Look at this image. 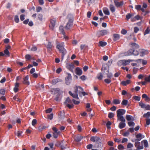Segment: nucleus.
I'll use <instances>...</instances> for the list:
<instances>
[{
    "label": "nucleus",
    "mask_w": 150,
    "mask_h": 150,
    "mask_svg": "<svg viewBox=\"0 0 150 150\" xmlns=\"http://www.w3.org/2000/svg\"><path fill=\"white\" fill-rule=\"evenodd\" d=\"M74 93H73L71 91H69V93L73 98L77 99H79V98L78 96V94L81 97V92L83 91V90L82 87L80 86H76L75 87H74Z\"/></svg>",
    "instance_id": "nucleus-1"
},
{
    "label": "nucleus",
    "mask_w": 150,
    "mask_h": 150,
    "mask_svg": "<svg viewBox=\"0 0 150 150\" xmlns=\"http://www.w3.org/2000/svg\"><path fill=\"white\" fill-rule=\"evenodd\" d=\"M93 142H96L95 144V147L96 148H101L103 146V144L100 138L98 137H92L90 139Z\"/></svg>",
    "instance_id": "nucleus-2"
},
{
    "label": "nucleus",
    "mask_w": 150,
    "mask_h": 150,
    "mask_svg": "<svg viewBox=\"0 0 150 150\" xmlns=\"http://www.w3.org/2000/svg\"><path fill=\"white\" fill-rule=\"evenodd\" d=\"M64 42H62L61 43H57L56 47L57 48L60 52L62 53V59L63 60L64 59L65 55L66 53L67 52L64 48Z\"/></svg>",
    "instance_id": "nucleus-3"
},
{
    "label": "nucleus",
    "mask_w": 150,
    "mask_h": 150,
    "mask_svg": "<svg viewBox=\"0 0 150 150\" xmlns=\"http://www.w3.org/2000/svg\"><path fill=\"white\" fill-rule=\"evenodd\" d=\"M67 18L69 19V21L67 24L65 28L66 29L69 30L72 25L73 16L72 14H69L67 16Z\"/></svg>",
    "instance_id": "nucleus-4"
},
{
    "label": "nucleus",
    "mask_w": 150,
    "mask_h": 150,
    "mask_svg": "<svg viewBox=\"0 0 150 150\" xmlns=\"http://www.w3.org/2000/svg\"><path fill=\"white\" fill-rule=\"evenodd\" d=\"M125 113V110L123 109H119L117 111V115L118 119H125L123 115Z\"/></svg>",
    "instance_id": "nucleus-5"
},
{
    "label": "nucleus",
    "mask_w": 150,
    "mask_h": 150,
    "mask_svg": "<svg viewBox=\"0 0 150 150\" xmlns=\"http://www.w3.org/2000/svg\"><path fill=\"white\" fill-rule=\"evenodd\" d=\"M101 70L104 75H107L108 78L110 79L112 77V74L109 72V69H107L106 67H103Z\"/></svg>",
    "instance_id": "nucleus-6"
},
{
    "label": "nucleus",
    "mask_w": 150,
    "mask_h": 150,
    "mask_svg": "<svg viewBox=\"0 0 150 150\" xmlns=\"http://www.w3.org/2000/svg\"><path fill=\"white\" fill-rule=\"evenodd\" d=\"M108 33V31L107 30H103L98 31L97 32L96 35L98 37H100V36L106 35Z\"/></svg>",
    "instance_id": "nucleus-7"
},
{
    "label": "nucleus",
    "mask_w": 150,
    "mask_h": 150,
    "mask_svg": "<svg viewBox=\"0 0 150 150\" xmlns=\"http://www.w3.org/2000/svg\"><path fill=\"white\" fill-rule=\"evenodd\" d=\"M118 120L121 121L119 124V127L120 129H122L125 127L126 125V124L125 123V119H118Z\"/></svg>",
    "instance_id": "nucleus-8"
},
{
    "label": "nucleus",
    "mask_w": 150,
    "mask_h": 150,
    "mask_svg": "<svg viewBox=\"0 0 150 150\" xmlns=\"http://www.w3.org/2000/svg\"><path fill=\"white\" fill-rule=\"evenodd\" d=\"M56 22V20L55 18L52 19L50 20V24L49 27L50 29L52 30H53L55 26V23Z\"/></svg>",
    "instance_id": "nucleus-9"
},
{
    "label": "nucleus",
    "mask_w": 150,
    "mask_h": 150,
    "mask_svg": "<svg viewBox=\"0 0 150 150\" xmlns=\"http://www.w3.org/2000/svg\"><path fill=\"white\" fill-rule=\"evenodd\" d=\"M59 117L62 120L64 119L65 117V113L64 111H61L58 114Z\"/></svg>",
    "instance_id": "nucleus-10"
},
{
    "label": "nucleus",
    "mask_w": 150,
    "mask_h": 150,
    "mask_svg": "<svg viewBox=\"0 0 150 150\" xmlns=\"http://www.w3.org/2000/svg\"><path fill=\"white\" fill-rule=\"evenodd\" d=\"M114 2L115 4V6L117 7H119L120 6H122L123 4V1H122L120 2H119L117 1H116V0H114Z\"/></svg>",
    "instance_id": "nucleus-11"
},
{
    "label": "nucleus",
    "mask_w": 150,
    "mask_h": 150,
    "mask_svg": "<svg viewBox=\"0 0 150 150\" xmlns=\"http://www.w3.org/2000/svg\"><path fill=\"white\" fill-rule=\"evenodd\" d=\"M76 73L78 75H81L82 74V69L79 67H77L75 70Z\"/></svg>",
    "instance_id": "nucleus-12"
},
{
    "label": "nucleus",
    "mask_w": 150,
    "mask_h": 150,
    "mask_svg": "<svg viewBox=\"0 0 150 150\" xmlns=\"http://www.w3.org/2000/svg\"><path fill=\"white\" fill-rule=\"evenodd\" d=\"M28 76L27 75L26 76L25 78H23V83L25 84L29 85V84L30 83L28 81Z\"/></svg>",
    "instance_id": "nucleus-13"
},
{
    "label": "nucleus",
    "mask_w": 150,
    "mask_h": 150,
    "mask_svg": "<svg viewBox=\"0 0 150 150\" xmlns=\"http://www.w3.org/2000/svg\"><path fill=\"white\" fill-rule=\"evenodd\" d=\"M19 84L18 83L16 82L15 83V87L13 88V91L15 92H16L18 90V87Z\"/></svg>",
    "instance_id": "nucleus-14"
},
{
    "label": "nucleus",
    "mask_w": 150,
    "mask_h": 150,
    "mask_svg": "<svg viewBox=\"0 0 150 150\" xmlns=\"http://www.w3.org/2000/svg\"><path fill=\"white\" fill-rule=\"evenodd\" d=\"M130 83L129 80H127L126 81H123L121 82V84L123 86H125L129 84Z\"/></svg>",
    "instance_id": "nucleus-15"
},
{
    "label": "nucleus",
    "mask_w": 150,
    "mask_h": 150,
    "mask_svg": "<svg viewBox=\"0 0 150 150\" xmlns=\"http://www.w3.org/2000/svg\"><path fill=\"white\" fill-rule=\"evenodd\" d=\"M72 100H71L69 97H67L65 101L64 102V104H71L72 103Z\"/></svg>",
    "instance_id": "nucleus-16"
},
{
    "label": "nucleus",
    "mask_w": 150,
    "mask_h": 150,
    "mask_svg": "<svg viewBox=\"0 0 150 150\" xmlns=\"http://www.w3.org/2000/svg\"><path fill=\"white\" fill-rule=\"evenodd\" d=\"M103 11L104 13L108 15H110V12L108 9L107 8H104L103 9Z\"/></svg>",
    "instance_id": "nucleus-17"
},
{
    "label": "nucleus",
    "mask_w": 150,
    "mask_h": 150,
    "mask_svg": "<svg viewBox=\"0 0 150 150\" xmlns=\"http://www.w3.org/2000/svg\"><path fill=\"white\" fill-rule=\"evenodd\" d=\"M126 120L128 121L134 120V119L133 117L132 116L129 115H126Z\"/></svg>",
    "instance_id": "nucleus-18"
},
{
    "label": "nucleus",
    "mask_w": 150,
    "mask_h": 150,
    "mask_svg": "<svg viewBox=\"0 0 150 150\" xmlns=\"http://www.w3.org/2000/svg\"><path fill=\"white\" fill-rule=\"evenodd\" d=\"M83 138V137L81 135H79L77 136L75 138V140L77 142H79Z\"/></svg>",
    "instance_id": "nucleus-19"
},
{
    "label": "nucleus",
    "mask_w": 150,
    "mask_h": 150,
    "mask_svg": "<svg viewBox=\"0 0 150 150\" xmlns=\"http://www.w3.org/2000/svg\"><path fill=\"white\" fill-rule=\"evenodd\" d=\"M130 45H131V47H132L136 48H139V45L136 43L131 42L130 43Z\"/></svg>",
    "instance_id": "nucleus-20"
},
{
    "label": "nucleus",
    "mask_w": 150,
    "mask_h": 150,
    "mask_svg": "<svg viewBox=\"0 0 150 150\" xmlns=\"http://www.w3.org/2000/svg\"><path fill=\"white\" fill-rule=\"evenodd\" d=\"M109 8L110 11L112 12L113 13L115 12V7L112 4H110V5Z\"/></svg>",
    "instance_id": "nucleus-21"
},
{
    "label": "nucleus",
    "mask_w": 150,
    "mask_h": 150,
    "mask_svg": "<svg viewBox=\"0 0 150 150\" xmlns=\"http://www.w3.org/2000/svg\"><path fill=\"white\" fill-rule=\"evenodd\" d=\"M140 55L141 56H143L145 54H147V52L145 50L143 49L140 50Z\"/></svg>",
    "instance_id": "nucleus-22"
},
{
    "label": "nucleus",
    "mask_w": 150,
    "mask_h": 150,
    "mask_svg": "<svg viewBox=\"0 0 150 150\" xmlns=\"http://www.w3.org/2000/svg\"><path fill=\"white\" fill-rule=\"evenodd\" d=\"M113 40L115 41L118 40L120 38L119 35L118 34H114L113 35Z\"/></svg>",
    "instance_id": "nucleus-23"
},
{
    "label": "nucleus",
    "mask_w": 150,
    "mask_h": 150,
    "mask_svg": "<svg viewBox=\"0 0 150 150\" xmlns=\"http://www.w3.org/2000/svg\"><path fill=\"white\" fill-rule=\"evenodd\" d=\"M63 142L62 143H60L59 146L62 150L64 149L67 148V145L66 144H63Z\"/></svg>",
    "instance_id": "nucleus-24"
},
{
    "label": "nucleus",
    "mask_w": 150,
    "mask_h": 150,
    "mask_svg": "<svg viewBox=\"0 0 150 150\" xmlns=\"http://www.w3.org/2000/svg\"><path fill=\"white\" fill-rule=\"evenodd\" d=\"M97 77L99 80H101L103 77L102 74L101 73H99L97 74Z\"/></svg>",
    "instance_id": "nucleus-25"
},
{
    "label": "nucleus",
    "mask_w": 150,
    "mask_h": 150,
    "mask_svg": "<svg viewBox=\"0 0 150 150\" xmlns=\"http://www.w3.org/2000/svg\"><path fill=\"white\" fill-rule=\"evenodd\" d=\"M99 46L101 47H104L107 45V43L105 42L100 41L99 42Z\"/></svg>",
    "instance_id": "nucleus-26"
},
{
    "label": "nucleus",
    "mask_w": 150,
    "mask_h": 150,
    "mask_svg": "<svg viewBox=\"0 0 150 150\" xmlns=\"http://www.w3.org/2000/svg\"><path fill=\"white\" fill-rule=\"evenodd\" d=\"M134 15V14L133 13H128L126 15V17L127 19L128 20Z\"/></svg>",
    "instance_id": "nucleus-27"
},
{
    "label": "nucleus",
    "mask_w": 150,
    "mask_h": 150,
    "mask_svg": "<svg viewBox=\"0 0 150 150\" xmlns=\"http://www.w3.org/2000/svg\"><path fill=\"white\" fill-rule=\"evenodd\" d=\"M60 32L63 35H64L65 32L64 30V28L63 26H60L59 27Z\"/></svg>",
    "instance_id": "nucleus-28"
},
{
    "label": "nucleus",
    "mask_w": 150,
    "mask_h": 150,
    "mask_svg": "<svg viewBox=\"0 0 150 150\" xmlns=\"http://www.w3.org/2000/svg\"><path fill=\"white\" fill-rule=\"evenodd\" d=\"M133 54V49H130L126 53V55H131Z\"/></svg>",
    "instance_id": "nucleus-29"
},
{
    "label": "nucleus",
    "mask_w": 150,
    "mask_h": 150,
    "mask_svg": "<svg viewBox=\"0 0 150 150\" xmlns=\"http://www.w3.org/2000/svg\"><path fill=\"white\" fill-rule=\"evenodd\" d=\"M61 98L60 97V95L59 94H57L56 95L55 98H54L55 100L56 101H59L60 100Z\"/></svg>",
    "instance_id": "nucleus-30"
},
{
    "label": "nucleus",
    "mask_w": 150,
    "mask_h": 150,
    "mask_svg": "<svg viewBox=\"0 0 150 150\" xmlns=\"http://www.w3.org/2000/svg\"><path fill=\"white\" fill-rule=\"evenodd\" d=\"M139 105L141 106V108H146V105L141 102H140L139 103Z\"/></svg>",
    "instance_id": "nucleus-31"
},
{
    "label": "nucleus",
    "mask_w": 150,
    "mask_h": 150,
    "mask_svg": "<svg viewBox=\"0 0 150 150\" xmlns=\"http://www.w3.org/2000/svg\"><path fill=\"white\" fill-rule=\"evenodd\" d=\"M143 142L144 144V146L145 147H148V144L147 141L146 140H144L142 141L141 143Z\"/></svg>",
    "instance_id": "nucleus-32"
},
{
    "label": "nucleus",
    "mask_w": 150,
    "mask_h": 150,
    "mask_svg": "<svg viewBox=\"0 0 150 150\" xmlns=\"http://www.w3.org/2000/svg\"><path fill=\"white\" fill-rule=\"evenodd\" d=\"M71 80H70L69 79H67L65 78V82L66 84L68 85H70L71 83Z\"/></svg>",
    "instance_id": "nucleus-33"
},
{
    "label": "nucleus",
    "mask_w": 150,
    "mask_h": 150,
    "mask_svg": "<svg viewBox=\"0 0 150 150\" xmlns=\"http://www.w3.org/2000/svg\"><path fill=\"white\" fill-rule=\"evenodd\" d=\"M136 138H143L144 137V135H142L141 133H139L137 134L136 136Z\"/></svg>",
    "instance_id": "nucleus-34"
},
{
    "label": "nucleus",
    "mask_w": 150,
    "mask_h": 150,
    "mask_svg": "<svg viewBox=\"0 0 150 150\" xmlns=\"http://www.w3.org/2000/svg\"><path fill=\"white\" fill-rule=\"evenodd\" d=\"M15 133L18 137H19L21 135V134L22 133V132L18 131L17 132H15Z\"/></svg>",
    "instance_id": "nucleus-35"
},
{
    "label": "nucleus",
    "mask_w": 150,
    "mask_h": 150,
    "mask_svg": "<svg viewBox=\"0 0 150 150\" xmlns=\"http://www.w3.org/2000/svg\"><path fill=\"white\" fill-rule=\"evenodd\" d=\"M143 117H144L148 118L149 117H150V112H148L146 113H145L143 115Z\"/></svg>",
    "instance_id": "nucleus-36"
},
{
    "label": "nucleus",
    "mask_w": 150,
    "mask_h": 150,
    "mask_svg": "<svg viewBox=\"0 0 150 150\" xmlns=\"http://www.w3.org/2000/svg\"><path fill=\"white\" fill-rule=\"evenodd\" d=\"M128 103V101L126 100H123L121 103L122 105H126Z\"/></svg>",
    "instance_id": "nucleus-37"
},
{
    "label": "nucleus",
    "mask_w": 150,
    "mask_h": 150,
    "mask_svg": "<svg viewBox=\"0 0 150 150\" xmlns=\"http://www.w3.org/2000/svg\"><path fill=\"white\" fill-rule=\"evenodd\" d=\"M43 15L41 14H39L38 16V19L40 21L42 20Z\"/></svg>",
    "instance_id": "nucleus-38"
},
{
    "label": "nucleus",
    "mask_w": 150,
    "mask_h": 150,
    "mask_svg": "<svg viewBox=\"0 0 150 150\" xmlns=\"http://www.w3.org/2000/svg\"><path fill=\"white\" fill-rule=\"evenodd\" d=\"M123 62H124L123 60H120L118 62L117 64L120 66H121L122 65H124Z\"/></svg>",
    "instance_id": "nucleus-39"
},
{
    "label": "nucleus",
    "mask_w": 150,
    "mask_h": 150,
    "mask_svg": "<svg viewBox=\"0 0 150 150\" xmlns=\"http://www.w3.org/2000/svg\"><path fill=\"white\" fill-rule=\"evenodd\" d=\"M150 32V29H149V27H148L146 30H145L144 33V35H145L146 34H148L149 33V32Z\"/></svg>",
    "instance_id": "nucleus-40"
},
{
    "label": "nucleus",
    "mask_w": 150,
    "mask_h": 150,
    "mask_svg": "<svg viewBox=\"0 0 150 150\" xmlns=\"http://www.w3.org/2000/svg\"><path fill=\"white\" fill-rule=\"evenodd\" d=\"M120 103V101L117 99H114L113 101V103L115 104H118Z\"/></svg>",
    "instance_id": "nucleus-41"
},
{
    "label": "nucleus",
    "mask_w": 150,
    "mask_h": 150,
    "mask_svg": "<svg viewBox=\"0 0 150 150\" xmlns=\"http://www.w3.org/2000/svg\"><path fill=\"white\" fill-rule=\"evenodd\" d=\"M128 124L129 126H134L135 125L133 121H130L128 122Z\"/></svg>",
    "instance_id": "nucleus-42"
},
{
    "label": "nucleus",
    "mask_w": 150,
    "mask_h": 150,
    "mask_svg": "<svg viewBox=\"0 0 150 150\" xmlns=\"http://www.w3.org/2000/svg\"><path fill=\"white\" fill-rule=\"evenodd\" d=\"M14 21L16 23H18L19 22V18L17 15H16L15 16Z\"/></svg>",
    "instance_id": "nucleus-43"
},
{
    "label": "nucleus",
    "mask_w": 150,
    "mask_h": 150,
    "mask_svg": "<svg viewBox=\"0 0 150 150\" xmlns=\"http://www.w3.org/2000/svg\"><path fill=\"white\" fill-rule=\"evenodd\" d=\"M111 125V123L110 121H108L106 123V125L108 129H110L111 127L110 126Z\"/></svg>",
    "instance_id": "nucleus-44"
},
{
    "label": "nucleus",
    "mask_w": 150,
    "mask_h": 150,
    "mask_svg": "<svg viewBox=\"0 0 150 150\" xmlns=\"http://www.w3.org/2000/svg\"><path fill=\"white\" fill-rule=\"evenodd\" d=\"M123 61H124V62H123L124 63V65H128L130 63V61L128 60H123Z\"/></svg>",
    "instance_id": "nucleus-45"
},
{
    "label": "nucleus",
    "mask_w": 150,
    "mask_h": 150,
    "mask_svg": "<svg viewBox=\"0 0 150 150\" xmlns=\"http://www.w3.org/2000/svg\"><path fill=\"white\" fill-rule=\"evenodd\" d=\"M114 114L112 112H110L109 113L108 117L110 118H111L114 116Z\"/></svg>",
    "instance_id": "nucleus-46"
},
{
    "label": "nucleus",
    "mask_w": 150,
    "mask_h": 150,
    "mask_svg": "<svg viewBox=\"0 0 150 150\" xmlns=\"http://www.w3.org/2000/svg\"><path fill=\"white\" fill-rule=\"evenodd\" d=\"M133 54L134 55H137L139 54V52L137 50H133Z\"/></svg>",
    "instance_id": "nucleus-47"
},
{
    "label": "nucleus",
    "mask_w": 150,
    "mask_h": 150,
    "mask_svg": "<svg viewBox=\"0 0 150 150\" xmlns=\"http://www.w3.org/2000/svg\"><path fill=\"white\" fill-rule=\"evenodd\" d=\"M37 120L35 119H34L32 121V125L33 126H34L37 123Z\"/></svg>",
    "instance_id": "nucleus-48"
},
{
    "label": "nucleus",
    "mask_w": 150,
    "mask_h": 150,
    "mask_svg": "<svg viewBox=\"0 0 150 150\" xmlns=\"http://www.w3.org/2000/svg\"><path fill=\"white\" fill-rule=\"evenodd\" d=\"M4 54L6 55H7L8 56H9V52L7 49H5V50L4 51Z\"/></svg>",
    "instance_id": "nucleus-49"
},
{
    "label": "nucleus",
    "mask_w": 150,
    "mask_h": 150,
    "mask_svg": "<svg viewBox=\"0 0 150 150\" xmlns=\"http://www.w3.org/2000/svg\"><path fill=\"white\" fill-rule=\"evenodd\" d=\"M118 149L120 150H122L124 149V146L122 144H120L118 146Z\"/></svg>",
    "instance_id": "nucleus-50"
},
{
    "label": "nucleus",
    "mask_w": 150,
    "mask_h": 150,
    "mask_svg": "<svg viewBox=\"0 0 150 150\" xmlns=\"http://www.w3.org/2000/svg\"><path fill=\"white\" fill-rule=\"evenodd\" d=\"M52 47V45H51V44L50 42H49L48 43V44L47 46V48L48 49H51Z\"/></svg>",
    "instance_id": "nucleus-51"
},
{
    "label": "nucleus",
    "mask_w": 150,
    "mask_h": 150,
    "mask_svg": "<svg viewBox=\"0 0 150 150\" xmlns=\"http://www.w3.org/2000/svg\"><path fill=\"white\" fill-rule=\"evenodd\" d=\"M52 129L54 131V132H57V133H60V131H58L56 127H53Z\"/></svg>",
    "instance_id": "nucleus-52"
},
{
    "label": "nucleus",
    "mask_w": 150,
    "mask_h": 150,
    "mask_svg": "<svg viewBox=\"0 0 150 150\" xmlns=\"http://www.w3.org/2000/svg\"><path fill=\"white\" fill-rule=\"evenodd\" d=\"M145 80L146 82H150V75L148 77H146L145 78Z\"/></svg>",
    "instance_id": "nucleus-53"
},
{
    "label": "nucleus",
    "mask_w": 150,
    "mask_h": 150,
    "mask_svg": "<svg viewBox=\"0 0 150 150\" xmlns=\"http://www.w3.org/2000/svg\"><path fill=\"white\" fill-rule=\"evenodd\" d=\"M104 81L107 83H109L111 82V80L110 79H107L104 80Z\"/></svg>",
    "instance_id": "nucleus-54"
},
{
    "label": "nucleus",
    "mask_w": 150,
    "mask_h": 150,
    "mask_svg": "<svg viewBox=\"0 0 150 150\" xmlns=\"http://www.w3.org/2000/svg\"><path fill=\"white\" fill-rule=\"evenodd\" d=\"M0 93L4 95L5 94V90L4 89H2L0 90Z\"/></svg>",
    "instance_id": "nucleus-55"
},
{
    "label": "nucleus",
    "mask_w": 150,
    "mask_h": 150,
    "mask_svg": "<svg viewBox=\"0 0 150 150\" xmlns=\"http://www.w3.org/2000/svg\"><path fill=\"white\" fill-rule=\"evenodd\" d=\"M67 74L68 76L66 77L65 78L67 79H69L70 80H71L72 77L71 74L68 73H67Z\"/></svg>",
    "instance_id": "nucleus-56"
},
{
    "label": "nucleus",
    "mask_w": 150,
    "mask_h": 150,
    "mask_svg": "<svg viewBox=\"0 0 150 150\" xmlns=\"http://www.w3.org/2000/svg\"><path fill=\"white\" fill-rule=\"evenodd\" d=\"M133 146V145L131 143H129L127 146V147L128 148H131Z\"/></svg>",
    "instance_id": "nucleus-57"
},
{
    "label": "nucleus",
    "mask_w": 150,
    "mask_h": 150,
    "mask_svg": "<svg viewBox=\"0 0 150 150\" xmlns=\"http://www.w3.org/2000/svg\"><path fill=\"white\" fill-rule=\"evenodd\" d=\"M135 143L134 146L136 147L137 148V147L140 145V142L138 141H135Z\"/></svg>",
    "instance_id": "nucleus-58"
},
{
    "label": "nucleus",
    "mask_w": 150,
    "mask_h": 150,
    "mask_svg": "<svg viewBox=\"0 0 150 150\" xmlns=\"http://www.w3.org/2000/svg\"><path fill=\"white\" fill-rule=\"evenodd\" d=\"M65 105L67 106L69 108V109H71L72 108H73V105H70L68 104H65Z\"/></svg>",
    "instance_id": "nucleus-59"
},
{
    "label": "nucleus",
    "mask_w": 150,
    "mask_h": 150,
    "mask_svg": "<svg viewBox=\"0 0 150 150\" xmlns=\"http://www.w3.org/2000/svg\"><path fill=\"white\" fill-rule=\"evenodd\" d=\"M69 68L70 69H72L74 67V65L73 64H70L69 66Z\"/></svg>",
    "instance_id": "nucleus-60"
},
{
    "label": "nucleus",
    "mask_w": 150,
    "mask_h": 150,
    "mask_svg": "<svg viewBox=\"0 0 150 150\" xmlns=\"http://www.w3.org/2000/svg\"><path fill=\"white\" fill-rule=\"evenodd\" d=\"M141 8V6L140 5L135 6V8L137 10H140Z\"/></svg>",
    "instance_id": "nucleus-61"
},
{
    "label": "nucleus",
    "mask_w": 150,
    "mask_h": 150,
    "mask_svg": "<svg viewBox=\"0 0 150 150\" xmlns=\"http://www.w3.org/2000/svg\"><path fill=\"white\" fill-rule=\"evenodd\" d=\"M133 98L134 99L139 101L140 99V97L137 96H134Z\"/></svg>",
    "instance_id": "nucleus-62"
},
{
    "label": "nucleus",
    "mask_w": 150,
    "mask_h": 150,
    "mask_svg": "<svg viewBox=\"0 0 150 150\" xmlns=\"http://www.w3.org/2000/svg\"><path fill=\"white\" fill-rule=\"evenodd\" d=\"M42 10V8L40 6H38L36 8V10L37 12H39Z\"/></svg>",
    "instance_id": "nucleus-63"
},
{
    "label": "nucleus",
    "mask_w": 150,
    "mask_h": 150,
    "mask_svg": "<svg viewBox=\"0 0 150 150\" xmlns=\"http://www.w3.org/2000/svg\"><path fill=\"white\" fill-rule=\"evenodd\" d=\"M53 113H52L48 115V118L50 120H52L53 118Z\"/></svg>",
    "instance_id": "nucleus-64"
}]
</instances>
